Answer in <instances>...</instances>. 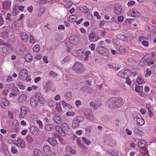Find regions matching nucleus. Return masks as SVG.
<instances>
[{
    "instance_id": "3",
    "label": "nucleus",
    "mask_w": 156,
    "mask_h": 156,
    "mask_svg": "<svg viewBox=\"0 0 156 156\" xmlns=\"http://www.w3.org/2000/svg\"><path fill=\"white\" fill-rule=\"evenodd\" d=\"M96 51L98 53L103 55L105 56H108L109 55L108 49L103 47H98L96 49Z\"/></svg>"
},
{
    "instance_id": "34",
    "label": "nucleus",
    "mask_w": 156,
    "mask_h": 156,
    "mask_svg": "<svg viewBox=\"0 0 156 156\" xmlns=\"http://www.w3.org/2000/svg\"><path fill=\"white\" fill-rule=\"evenodd\" d=\"M33 50L35 52H38L40 50V47L39 45L37 44L33 48Z\"/></svg>"
},
{
    "instance_id": "18",
    "label": "nucleus",
    "mask_w": 156,
    "mask_h": 156,
    "mask_svg": "<svg viewBox=\"0 0 156 156\" xmlns=\"http://www.w3.org/2000/svg\"><path fill=\"white\" fill-rule=\"evenodd\" d=\"M43 150L44 152L46 154H48L49 152H51V151L50 147L47 145H45L44 146Z\"/></svg>"
},
{
    "instance_id": "35",
    "label": "nucleus",
    "mask_w": 156,
    "mask_h": 156,
    "mask_svg": "<svg viewBox=\"0 0 156 156\" xmlns=\"http://www.w3.org/2000/svg\"><path fill=\"white\" fill-rule=\"evenodd\" d=\"M89 86H84L81 88L80 90L81 91L85 92H86L89 89Z\"/></svg>"
},
{
    "instance_id": "10",
    "label": "nucleus",
    "mask_w": 156,
    "mask_h": 156,
    "mask_svg": "<svg viewBox=\"0 0 156 156\" xmlns=\"http://www.w3.org/2000/svg\"><path fill=\"white\" fill-rule=\"evenodd\" d=\"M28 112V109L25 106H22L21 108V112L19 115V117L20 118L24 117Z\"/></svg>"
},
{
    "instance_id": "15",
    "label": "nucleus",
    "mask_w": 156,
    "mask_h": 156,
    "mask_svg": "<svg viewBox=\"0 0 156 156\" xmlns=\"http://www.w3.org/2000/svg\"><path fill=\"white\" fill-rule=\"evenodd\" d=\"M30 106L32 108L36 107L37 105L38 102L34 98H31L30 101Z\"/></svg>"
},
{
    "instance_id": "24",
    "label": "nucleus",
    "mask_w": 156,
    "mask_h": 156,
    "mask_svg": "<svg viewBox=\"0 0 156 156\" xmlns=\"http://www.w3.org/2000/svg\"><path fill=\"white\" fill-rule=\"evenodd\" d=\"M137 124L139 126H142L144 124L145 122L141 117L136 119Z\"/></svg>"
},
{
    "instance_id": "56",
    "label": "nucleus",
    "mask_w": 156,
    "mask_h": 156,
    "mask_svg": "<svg viewBox=\"0 0 156 156\" xmlns=\"http://www.w3.org/2000/svg\"><path fill=\"white\" fill-rule=\"evenodd\" d=\"M11 14L10 13H8L7 14V17L6 18V19L9 21H10L11 20Z\"/></svg>"
},
{
    "instance_id": "6",
    "label": "nucleus",
    "mask_w": 156,
    "mask_h": 156,
    "mask_svg": "<svg viewBox=\"0 0 156 156\" xmlns=\"http://www.w3.org/2000/svg\"><path fill=\"white\" fill-rule=\"evenodd\" d=\"M28 75L27 70L23 68L21 69L20 72L19 77L20 79L23 80H27L28 77Z\"/></svg>"
},
{
    "instance_id": "60",
    "label": "nucleus",
    "mask_w": 156,
    "mask_h": 156,
    "mask_svg": "<svg viewBox=\"0 0 156 156\" xmlns=\"http://www.w3.org/2000/svg\"><path fill=\"white\" fill-rule=\"evenodd\" d=\"M37 123L39 125V127L40 128H41L43 126V125L41 121L38 120L37 122Z\"/></svg>"
},
{
    "instance_id": "30",
    "label": "nucleus",
    "mask_w": 156,
    "mask_h": 156,
    "mask_svg": "<svg viewBox=\"0 0 156 156\" xmlns=\"http://www.w3.org/2000/svg\"><path fill=\"white\" fill-rule=\"evenodd\" d=\"M96 37V35L93 33H91L89 35V40L90 41H94L93 40V39H94Z\"/></svg>"
},
{
    "instance_id": "51",
    "label": "nucleus",
    "mask_w": 156,
    "mask_h": 156,
    "mask_svg": "<svg viewBox=\"0 0 156 156\" xmlns=\"http://www.w3.org/2000/svg\"><path fill=\"white\" fill-rule=\"evenodd\" d=\"M151 70L154 73L156 74V65H154L151 68Z\"/></svg>"
},
{
    "instance_id": "62",
    "label": "nucleus",
    "mask_w": 156,
    "mask_h": 156,
    "mask_svg": "<svg viewBox=\"0 0 156 156\" xmlns=\"http://www.w3.org/2000/svg\"><path fill=\"white\" fill-rule=\"evenodd\" d=\"M95 44H92L90 45L89 46V48H91L92 51H94V50Z\"/></svg>"
},
{
    "instance_id": "11",
    "label": "nucleus",
    "mask_w": 156,
    "mask_h": 156,
    "mask_svg": "<svg viewBox=\"0 0 156 156\" xmlns=\"http://www.w3.org/2000/svg\"><path fill=\"white\" fill-rule=\"evenodd\" d=\"M11 4V2L10 0H6L4 1L2 3V5L3 8L6 10L9 9Z\"/></svg>"
},
{
    "instance_id": "1",
    "label": "nucleus",
    "mask_w": 156,
    "mask_h": 156,
    "mask_svg": "<svg viewBox=\"0 0 156 156\" xmlns=\"http://www.w3.org/2000/svg\"><path fill=\"white\" fill-rule=\"evenodd\" d=\"M110 106L119 108L123 104V99L120 97H112L108 101Z\"/></svg>"
},
{
    "instance_id": "25",
    "label": "nucleus",
    "mask_w": 156,
    "mask_h": 156,
    "mask_svg": "<svg viewBox=\"0 0 156 156\" xmlns=\"http://www.w3.org/2000/svg\"><path fill=\"white\" fill-rule=\"evenodd\" d=\"M53 119L54 121L57 124H59L61 122V119L58 116H55L53 117Z\"/></svg>"
},
{
    "instance_id": "19",
    "label": "nucleus",
    "mask_w": 156,
    "mask_h": 156,
    "mask_svg": "<svg viewBox=\"0 0 156 156\" xmlns=\"http://www.w3.org/2000/svg\"><path fill=\"white\" fill-rule=\"evenodd\" d=\"M34 156H42V153L41 151L38 149H34L33 151Z\"/></svg>"
},
{
    "instance_id": "21",
    "label": "nucleus",
    "mask_w": 156,
    "mask_h": 156,
    "mask_svg": "<svg viewBox=\"0 0 156 156\" xmlns=\"http://www.w3.org/2000/svg\"><path fill=\"white\" fill-rule=\"evenodd\" d=\"M76 37L71 36L69 38V41L70 43L73 45H76L77 44L78 42L76 40Z\"/></svg>"
},
{
    "instance_id": "58",
    "label": "nucleus",
    "mask_w": 156,
    "mask_h": 156,
    "mask_svg": "<svg viewBox=\"0 0 156 156\" xmlns=\"http://www.w3.org/2000/svg\"><path fill=\"white\" fill-rule=\"evenodd\" d=\"M70 93L69 92H67L65 93V97L67 99L70 97Z\"/></svg>"
},
{
    "instance_id": "38",
    "label": "nucleus",
    "mask_w": 156,
    "mask_h": 156,
    "mask_svg": "<svg viewBox=\"0 0 156 156\" xmlns=\"http://www.w3.org/2000/svg\"><path fill=\"white\" fill-rule=\"evenodd\" d=\"M101 103L99 101H97L95 102V104L94 105V108L96 109L100 107L101 105Z\"/></svg>"
},
{
    "instance_id": "23",
    "label": "nucleus",
    "mask_w": 156,
    "mask_h": 156,
    "mask_svg": "<svg viewBox=\"0 0 156 156\" xmlns=\"http://www.w3.org/2000/svg\"><path fill=\"white\" fill-rule=\"evenodd\" d=\"M24 58L26 62H30L32 59V57L30 54L28 53L25 56Z\"/></svg>"
},
{
    "instance_id": "40",
    "label": "nucleus",
    "mask_w": 156,
    "mask_h": 156,
    "mask_svg": "<svg viewBox=\"0 0 156 156\" xmlns=\"http://www.w3.org/2000/svg\"><path fill=\"white\" fill-rule=\"evenodd\" d=\"M143 87L142 86H136L135 90L136 92H139L141 90H142Z\"/></svg>"
},
{
    "instance_id": "20",
    "label": "nucleus",
    "mask_w": 156,
    "mask_h": 156,
    "mask_svg": "<svg viewBox=\"0 0 156 156\" xmlns=\"http://www.w3.org/2000/svg\"><path fill=\"white\" fill-rule=\"evenodd\" d=\"M48 140V142L52 146H55L57 144V141L54 138H49Z\"/></svg>"
},
{
    "instance_id": "45",
    "label": "nucleus",
    "mask_w": 156,
    "mask_h": 156,
    "mask_svg": "<svg viewBox=\"0 0 156 156\" xmlns=\"http://www.w3.org/2000/svg\"><path fill=\"white\" fill-rule=\"evenodd\" d=\"M2 51L3 53L5 54H7L8 53V51L7 50V47L4 46L2 48Z\"/></svg>"
},
{
    "instance_id": "41",
    "label": "nucleus",
    "mask_w": 156,
    "mask_h": 156,
    "mask_svg": "<svg viewBox=\"0 0 156 156\" xmlns=\"http://www.w3.org/2000/svg\"><path fill=\"white\" fill-rule=\"evenodd\" d=\"M17 90V92H18V93L17 94L16 93H11L10 94V95H9V97H10V98H12V97H15V96H16L17 95V94H19V90H18V89L17 88L16 90V91Z\"/></svg>"
},
{
    "instance_id": "26",
    "label": "nucleus",
    "mask_w": 156,
    "mask_h": 156,
    "mask_svg": "<svg viewBox=\"0 0 156 156\" xmlns=\"http://www.w3.org/2000/svg\"><path fill=\"white\" fill-rule=\"evenodd\" d=\"M27 98V96L25 94H23L20 96L18 100L20 102H23L25 101Z\"/></svg>"
},
{
    "instance_id": "36",
    "label": "nucleus",
    "mask_w": 156,
    "mask_h": 156,
    "mask_svg": "<svg viewBox=\"0 0 156 156\" xmlns=\"http://www.w3.org/2000/svg\"><path fill=\"white\" fill-rule=\"evenodd\" d=\"M49 74L50 76H52L54 78L57 77L58 76L57 74L52 71H50Z\"/></svg>"
},
{
    "instance_id": "50",
    "label": "nucleus",
    "mask_w": 156,
    "mask_h": 156,
    "mask_svg": "<svg viewBox=\"0 0 156 156\" xmlns=\"http://www.w3.org/2000/svg\"><path fill=\"white\" fill-rule=\"evenodd\" d=\"M44 90L46 93L48 92L50 90V87L47 86H45L44 87Z\"/></svg>"
},
{
    "instance_id": "57",
    "label": "nucleus",
    "mask_w": 156,
    "mask_h": 156,
    "mask_svg": "<svg viewBox=\"0 0 156 156\" xmlns=\"http://www.w3.org/2000/svg\"><path fill=\"white\" fill-rule=\"evenodd\" d=\"M8 116L9 118L12 119L13 118V114L12 112L10 111L8 112Z\"/></svg>"
},
{
    "instance_id": "9",
    "label": "nucleus",
    "mask_w": 156,
    "mask_h": 156,
    "mask_svg": "<svg viewBox=\"0 0 156 156\" xmlns=\"http://www.w3.org/2000/svg\"><path fill=\"white\" fill-rule=\"evenodd\" d=\"M35 99L38 102H39L40 103L42 104L44 103L45 100L40 93H37L35 94Z\"/></svg>"
},
{
    "instance_id": "14",
    "label": "nucleus",
    "mask_w": 156,
    "mask_h": 156,
    "mask_svg": "<svg viewBox=\"0 0 156 156\" xmlns=\"http://www.w3.org/2000/svg\"><path fill=\"white\" fill-rule=\"evenodd\" d=\"M122 10V6L120 5H117L114 7V11L116 14L119 15L121 13Z\"/></svg>"
},
{
    "instance_id": "59",
    "label": "nucleus",
    "mask_w": 156,
    "mask_h": 156,
    "mask_svg": "<svg viewBox=\"0 0 156 156\" xmlns=\"http://www.w3.org/2000/svg\"><path fill=\"white\" fill-rule=\"evenodd\" d=\"M135 4V2L133 1H131L127 3V5L129 6H130L131 5H134Z\"/></svg>"
},
{
    "instance_id": "33",
    "label": "nucleus",
    "mask_w": 156,
    "mask_h": 156,
    "mask_svg": "<svg viewBox=\"0 0 156 156\" xmlns=\"http://www.w3.org/2000/svg\"><path fill=\"white\" fill-rule=\"evenodd\" d=\"M133 118L134 120L136 121L137 119L141 118V116L140 114L136 113L133 115Z\"/></svg>"
},
{
    "instance_id": "37",
    "label": "nucleus",
    "mask_w": 156,
    "mask_h": 156,
    "mask_svg": "<svg viewBox=\"0 0 156 156\" xmlns=\"http://www.w3.org/2000/svg\"><path fill=\"white\" fill-rule=\"evenodd\" d=\"M52 125L50 124L46 125L45 126V129L47 131H51L52 129Z\"/></svg>"
},
{
    "instance_id": "13",
    "label": "nucleus",
    "mask_w": 156,
    "mask_h": 156,
    "mask_svg": "<svg viewBox=\"0 0 156 156\" xmlns=\"http://www.w3.org/2000/svg\"><path fill=\"white\" fill-rule=\"evenodd\" d=\"M117 38L120 40L123 41H129L127 37L124 34H118L117 35Z\"/></svg>"
},
{
    "instance_id": "47",
    "label": "nucleus",
    "mask_w": 156,
    "mask_h": 156,
    "mask_svg": "<svg viewBox=\"0 0 156 156\" xmlns=\"http://www.w3.org/2000/svg\"><path fill=\"white\" fill-rule=\"evenodd\" d=\"M9 33L7 31H5L3 32L2 33V35L4 36V37H8L9 36Z\"/></svg>"
},
{
    "instance_id": "48",
    "label": "nucleus",
    "mask_w": 156,
    "mask_h": 156,
    "mask_svg": "<svg viewBox=\"0 0 156 156\" xmlns=\"http://www.w3.org/2000/svg\"><path fill=\"white\" fill-rule=\"evenodd\" d=\"M136 81L139 84H140L142 83L143 80L141 78H140L139 77L137 78Z\"/></svg>"
},
{
    "instance_id": "29",
    "label": "nucleus",
    "mask_w": 156,
    "mask_h": 156,
    "mask_svg": "<svg viewBox=\"0 0 156 156\" xmlns=\"http://www.w3.org/2000/svg\"><path fill=\"white\" fill-rule=\"evenodd\" d=\"M80 9L82 12L86 13L88 12L89 10L88 9L86 6L80 7Z\"/></svg>"
},
{
    "instance_id": "22",
    "label": "nucleus",
    "mask_w": 156,
    "mask_h": 156,
    "mask_svg": "<svg viewBox=\"0 0 156 156\" xmlns=\"http://www.w3.org/2000/svg\"><path fill=\"white\" fill-rule=\"evenodd\" d=\"M17 142L22 148H24L26 146L25 142L24 140L21 139L19 138L17 140Z\"/></svg>"
},
{
    "instance_id": "52",
    "label": "nucleus",
    "mask_w": 156,
    "mask_h": 156,
    "mask_svg": "<svg viewBox=\"0 0 156 156\" xmlns=\"http://www.w3.org/2000/svg\"><path fill=\"white\" fill-rule=\"evenodd\" d=\"M142 44L145 47H147L148 46V42L147 41H143L142 42Z\"/></svg>"
},
{
    "instance_id": "42",
    "label": "nucleus",
    "mask_w": 156,
    "mask_h": 156,
    "mask_svg": "<svg viewBox=\"0 0 156 156\" xmlns=\"http://www.w3.org/2000/svg\"><path fill=\"white\" fill-rule=\"evenodd\" d=\"M48 105L49 107H53L55 105V101L50 100L48 102Z\"/></svg>"
},
{
    "instance_id": "43",
    "label": "nucleus",
    "mask_w": 156,
    "mask_h": 156,
    "mask_svg": "<svg viewBox=\"0 0 156 156\" xmlns=\"http://www.w3.org/2000/svg\"><path fill=\"white\" fill-rule=\"evenodd\" d=\"M140 65L142 66H144L146 65V62L144 60V59L142 58L139 63Z\"/></svg>"
},
{
    "instance_id": "54",
    "label": "nucleus",
    "mask_w": 156,
    "mask_h": 156,
    "mask_svg": "<svg viewBox=\"0 0 156 156\" xmlns=\"http://www.w3.org/2000/svg\"><path fill=\"white\" fill-rule=\"evenodd\" d=\"M55 129L58 133L59 132H60V131H62V128H61L59 126H56Z\"/></svg>"
},
{
    "instance_id": "2",
    "label": "nucleus",
    "mask_w": 156,
    "mask_h": 156,
    "mask_svg": "<svg viewBox=\"0 0 156 156\" xmlns=\"http://www.w3.org/2000/svg\"><path fill=\"white\" fill-rule=\"evenodd\" d=\"M73 69L76 74L80 75L84 71V68L83 65L79 62H76L73 67Z\"/></svg>"
},
{
    "instance_id": "12",
    "label": "nucleus",
    "mask_w": 156,
    "mask_h": 156,
    "mask_svg": "<svg viewBox=\"0 0 156 156\" xmlns=\"http://www.w3.org/2000/svg\"><path fill=\"white\" fill-rule=\"evenodd\" d=\"M20 38L24 42H27L28 41L29 37L28 35L24 32H21L20 34Z\"/></svg>"
},
{
    "instance_id": "32",
    "label": "nucleus",
    "mask_w": 156,
    "mask_h": 156,
    "mask_svg": "<svg viewBox=\"0 0 156 156\" xmlns=\"http://www.w3.org/2000/svg\"><path fill=\"white\" fill-rule=\"evenodd\" d=\"M131 15L133 17H139L140 16V14L137 11L133 10L131 13Z\"/></svg>"
},
{
    "instance_id": "44",
    "label": "nucleus",
    "mask_w": 156,
    "mask_h": 156,
    "mask_svg": "<svg viewBox=\"0 0 156 156\" xmlns=\"http://www.w3.org/2000/svg\"><path fill=\"white\" fill-rule=\"evenodd\" d=\"M82 140L86 144L89 145L90 144V142L89 140H87V138L86 137H83L82 138Z\"/></svg>"
},
{
    "instance_id": "17",
    "label": "nucleus",
    "mask_w": 156,
    "mask_h": 156,
    "mask_svg": "<svg viewBox=\"0 0 156 156\" xmlns=\"http://www.w3.org/2000/svg\"><path fill=\"white\" fill-rule=\"evenodd\" d=\"M61 126L62 130H64L66 132L69 131L70 129L67 124L65 123H61Z\"/></svg>"
},
{
    "instance_id": "16",
    "label": "nucleus",
    "mask_w": 156,
    "mask_h": 156,
    "mask_svg": "<svg viewBox=\"0 0 156 156\" xmlns=\"http://www.w3.org/2000/svg\"><path fill=\"white\" fill-rule=\"evenodd\" d=\"M5 151L7 152L8 151L7 149V146L3 142H2L0 145V152Z\"/></svg>"
},
{
    "instance_id": "53",
    "label": "nucleus",
    "mask_w": 156,
    "mask_h": 156,
    "mask_svg": "<svg viewBox=\"0 0 156 156\" xmlns=\"http://www.w3.org/2000/svg\"><path fill=\"white\" fill-rule=\"evenodd\" d=\"M30 43H33L34 42V37L32 35H31L30 37Z\"/></svg>"
},
{
    "instance_id": "8",
    "label": "nucleus",
    "mask_w": 156,
    "mask_h": 156,
    "mask_svg": "<svg viewBox=\"0 0 156 156\" xmlns=\"http://www.w3.org/2000/svg\"><path fill=\"white\" fill-rule=\"evenodd\" d=\"M146 142L145 141L143 140H141L139 141L138 143V146L141 148L140 150L141 152H143V150H144L145 153L147 152V151L145 147H144L146 145Z\"/></svg>"
},
{
    "instance_id": "63",
    "label": "nucleus",
    "mask_w": 156,
    "mask_h": 156,
    "mask_svg": "<svg viewBox=\"0 0 156 156\" xmlns=\"http://www.w3.org/2000/svg\"><path fill=\"white\" fill-rule=\"evenodd\" d=\"M41 57L42 55H41V54H38L35 57V58L39 60L41 58Z\"/></svg>"
},
{
    "instance_id": "31",
    "label": "nucleus",
    "mask_w": 156,
    "mask_h": 156,
    "mask_svg": "<svg viewBox=\"0 0 156 156\" xmlns=\"http://www.w3.org/2000/svg\"><path fill=\"white\" fill-rule=\"evenodd\" d=\"M77 18V15H72L69 17V20L72 22H75Z\"/></svg>"
},
{
    "instance_id": "27",
    "label": "nucleus",
    "mask_w": 156,
    "mask_h": 156,
    "mask_svg": "<svg viewBox=\"0 0 156 156\" xmlns=\"http://www.w3.org/2000/svg\"><path fill=\"white\" fill-rule=\"evenodd\" d=\"M37 129V127L33 126L30 127V132L33 134V135H37V132L35 131V129Z\"/></svg>"
},
{
    "instance_id": "61",
    "label": "nucleus",
    "mask_w": 156,
    "mask_h": 156,
    "mask_svg": "<svg viewBox=\"0 0 156 156\" xmlns=\"http://www.w3.org/2000/svg\"><path fill=\"white\" fill-rule=\"evenodd\" d=\"M67 132H66L64 130H62L61 132H59V133L61 134V135L63 136H65L66 135V133Z\"/></svg>"
},
{
    "instance_id": "64",
    "label": "nucleus",
    "mask_w": 156,
    "mask_h": 156,
    "mask_svg": "<svg viewBox=\"0 0 156 156\" xmlns=\"http://www.w3.org/2000/svg\"><path fill=\"white\" fill-rule=\"evenodd\" d=\"M18 87L20 89L22 90H24L25 88V87L22 84H19Z\"/></svg>"
},
{
    "instance_id": "4",
    "label": "nucleus",
    "mask_w": 156,
    "mask_h": 156,
    "mask_svg": "<svg viewBox=\"0 0 156 156\" xmlns=\"http://www.w3.org/2000/svg\"><path fill=\"white\" fill-rule=\"evenodd\" d=\"M84 118L82 116L77 117L75 118L72 122V127L73 128L78 127L80 124V122H82Z\"/></svg>"
},
{
    "instance_id": "39",
    "label": "nucleus",
    "mask_w": 156,
    "mask_h": 156,
    "mask_svg": "<svg viewBox=\"0 0 156 156\" xmlns=\"http://www.w3.org/2000/svg\"><path fill=\"white\" fill-rule=\"evenodd\" d=\"M11 151L12 153L14 154H16L18 152L17 149L15 146L12 147Z\"/></svg>"
},
{
    "instance_id": "5",
    "label": "nucleus",
    "mask_w": 156,
    "mask_h": 156,
    "mask_svg": "<svg viewBox=\"0 0 156 156\" xmlns=\"http://www.w3.org/2000/svg\"><path fill=\"white\" fill-rule=\"evenodd\" d=\"M84 115L88 120H93L94 119V116L91 110L88 109H85L83 110Z\"/></svg>"
},
{
    "instance_id": "28",
    "label": "nucleus",
    "mask_w": 156,
    "mask_h": 156,
    "mask_svg": "<svg viewBox=\"0 0 156 156\" xmlns=\"http://www.w3.org/2000/svg\"><path fill=\"white\" fill-rule=\"evenodd\" d=\"M18 6H15L12 9V15L13 16H15L19 12Z\"/></svg>"
},
{
    "instance_id": "55",
    "label": "nucleus",
    "mask_w": 156,
    "mask_h": 156,
    "mask_svg": "<svg viewBox=\"0 0 156 156\" xmlns=\"http://www.w3.org/2000/svg\"><path fill=\"white\" fill-rule=\"evenodd\" d=\"M47 2V1L46 0H41L39 1V4L40 5H41L42 4H46Z\"/></svg>"
},
{
    "instance_id": "46",
    "label": "nucleus",
    "mask_w": 156,
    "mask_h": 156,
    "mask_svg": "<svg viewBox=\"0 0 156 156\" xmlns=\"http://www.w3.org/2000/svg\"><path fill=\"white\" fill-rule=\"evenodd\" d=\"M151 74V71H149V69H147L146 70V73L145 74V76L146 77H149L150 76Z\"/></svg>"
},
{
    "instance_id": "7",
    "label": "nucleus",
    "mask_w": 156,
    "mask_h": 156,
    "mask_svg": "<svg viewBox=\"0 0 156 156\" xmlns=\"http://www.w3.org/2000/svg\"><path fill=\"white\" fill-rule=\"evenodd\" d=\"M130 74L129 71V70H123L120 71L118 73V75L119 76L127 79L129 76Z\"/></svg>"
},
{
    "instance_id": "49",
    "label": "nucleus",
    "mask_w": 156,
    "mask_h": 156,
    "mask_svg": "<svg viewBox=\"0 0 156 156\" xmlns=\"http://www.w3.org/2000/svg\"><path fill=\"white\" fill-rule=\"evenodd\" d=\"M66 115L68 116H73L74 115V112H68L66 113Z\"/></svg>"
}]
</instances>
